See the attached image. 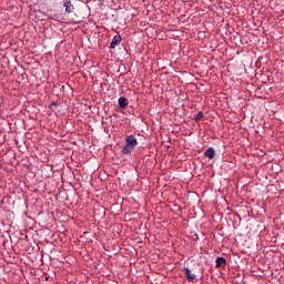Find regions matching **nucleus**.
Wrapping results in <instances>:
<instances>
[{"label": "nucleus", "instance_id": "obj_1", "mask_svg": "<svg viewBox=\"0 0 284 284\" xmlns=\"http://www.w3.org/2000/svg\"><path fill=\"white\" fill-rule=\"evenodd\" d=\"M136 145H139L136 138L134 135H128L125 138V145L122 148V154H131Z\"/></svg>", "mask_w": 284, "mask_h": 284}, {"label": "nucleus", "instance_id": "obj_2", "mask_svg": "<svg viewBox=\"0 0 284 284\" xmlns=\"http://www.w3.org/2000/svg\"><path fill=\"white\" fill-rule=\"evenodd\" d=\"M63 8H65V12L68 14H72V12H74V4H72V1L70 0L63 1Z\"/></svg>", "mask_w": 284, "mask_h": 284}, {"label": "nucleus", "instance_id": "obj_3", "mask_svg": "<svg viewBox=\"0 0 284 284\" xmlns=\"http://www.w3.org/2000/svg\"><path fill=\"white\" fill-rule=\"evenodd\" d=\"M121 41H123V38H121V36H114L110 43V49L114 50V48H116V45H119V43H121Z\"/></svg>", "mask_w": 284, "mask_h": 284}, {"label": "nucleus", "instance_id": "obj_4", "mask_svg": "<svg viewBox=\"0 0 284 284\" xmlns=\"http://www.w3.org/2000/svg\"><path fill=\"white\" fill-rule=\"evenodd\" d=\"M184 272H185V278H187L190 283H194V281H196V275L192 274V271L190 268L185 267Z\"/></svg>", "mask_w": 284, "mask_h": 284}, {"label": "nucleus", "instance_id": "obj_5", "mask_svg": "<svg viewBox=\"0 0 284 284\" xmlns=\"http://www.w3.org/2000/svg\"><path fill=\"white\" fill-rule=\"evenodd\" d=\"M204 156L206 159H214V156H216V151H214V148H209L205 152H204Z\"/></svg>", "mask_w": 284, "mask_h": 284}, {"label": "nucleus", "instance_id": "obj_6", "mask_svg": "<svg viewBox=\"0 0 284 284\" xmlns=\"http://www.w3.org/2000/svg\"><path fill=\"white\" fill-rule=\"evenodd\" d=\"M225 265H227V260H225V257H217L215 260V267H225Z\"/></svg>", "mask_w": 284, "mask_h": 284}, {"label": "nucleus", "instance_id": "obj_7", "mask_svg": "<svg viewBox=\"0 0 284 284\" xmlns=\"http://www.w3.org/2000/svg\"><path fill=\"white\" fill-rule=\"evenodd\" d=\"M118 103H119L120 109H122V110L125 109V105H128V98L120 97L118 100Z\"/></svg>", "mask_w": 284, "mask_h": 284}, {"label": "nucleus", "instance_id": "obj_8", "mask_svg": "<svg viewBox=\"0 0 284 284\" xmlns=\"http://www.w3.org/2000/svg\"><path fill=\"white\" fill-rule=\"evenodd\" d=\"M201 119H203V111H199L196 113V115L194 116L195 123H199V121H201Z\"/></svg>", "mask_w": 284, "mask_h": 284}]
</instances>
